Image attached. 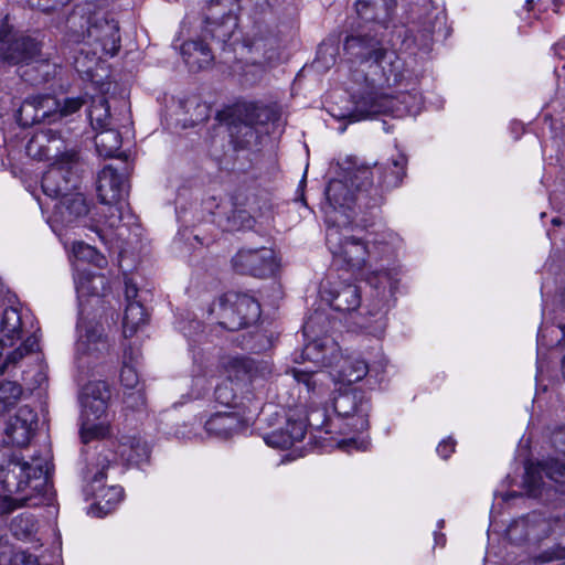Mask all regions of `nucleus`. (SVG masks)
<instances>
[{"label": "nucleus", "mask_w": 565, "mask_h": 565, "mask_svg": "<svg viewBox=\"0 0 565 565\" xmlns=\"http://www.w3.org/2000/svg\"><path fill=\"white\" fill-rule=\"evenodd\" d=\"M344 50L359 64L352 72L354 83L360 86L353 94V121L376 114L396 117L419 114L423 99L417 92V79L396 52L384 49L373 38L355 35L347 38Z\"/></svg>", "instance_id": "obj_1"}, {"label": "nucleus", "mask_w": 565, "mask_h": 565, "mask_svg": "<svg viewBox=\"0 0 565 565\" xmlns=\"http://www.w3.org/2000/svg\"><path fill=\"white\" fill-rule=\"evenodd\" d=\"M352 222H347L342 215L337 220L329 214L327 228V245L333 257L352 270H360L365 265L367 257L384 256L387 266L381 265L373 269L366 280L373 294L366 305V313L370 322H356L370 333L380 337L386 327V313L392 306V299L397 289L399 267L393 262L399 238L390 231L377 233L374 237L367 236L365 241L353 234Z\"/></svg>", "instance_id": "obj_2"}, {"label": "nucleus", "mask_w": 565, "mask_h": 565, "mask_svg": "<svg viewBox=\"0 0 565 565\" xmlns=\"http://www.w3.org/2000/svg\"><path fill=\"white\" fill-rule=\"evenodd\" d=\"M36 423V414L30 407L23 406L6 427V439L0 443V471L3 472L1 483L6 492L0 497V512L3 514L28 504L46 486L50 471L49 452L44 457L34 456L29 461L18 458L7 445L11 443L17 447L26 446Z\"/></svg>", "instance_id": "obj_3"}, {"label": "nucleus", "mask_w": 565, "mask_h": 565, "mask_svg": "<svg viewBox=\"0 0 565 565\" xmlns=\"http://www.w3.org/2000/svg\"><path fill=\"white\" fill-rule=\"evenodd\" d=\"M62 242L68 249L74 268V282L79 307L75 360L79 369H88L108 350V341L102 324L87 320L85 317V301L86 298H92L94 303H99L100 296L106 292L108 286L104 275L94 274L82 268V265L88 264L103 268L106 265V259L95 247L82 241L71 242L68 237H64ZM87 302H89L88 299Z\"/></svg>", "instance_id": "obj_4"}, {"label": "nucleus", "mask_w": 565, "mask_h": 565, "mask_svg": "<svg viewBox=\"0 0 565 565\" xmlns=\"http://www.w3.org/2000/svg\"><path fill=\"white\" fill-rule=\"evenodd\" d=\"M370 412V399L363 391L353 388L340 392L324 408L321 429L326 434L348 436L337 441L340 448L365 450L369 440L364 437L356 439L354 435L369 428Z\"/></svg>", "instance_id": "obj_5"}, {"label": "nucleus", "mask_w": 565, "mask_h": 565, "mask_svg": "<svg viewBox=\"0 0 565 565\" xmlns=\"http://www.w3.org/2000/svg\"><path fill=\"white\" fill-rule=\"evenodd\" d=\"M380 174L381 169H371L367 166L348 167L341 178L333 179L326 189L327 203L323 206L326 222L329 225V214L337 220L343 215L347 222H353V204L365 199L364 192L373 185L374 173Z\"/></svg>", "instance_id": "obj_6"}, {"label": "nucleus", "mask_w": 565, "mask_h": 565, "mask_svg": "<svg viewBox=\"0 0 565 565\" xmlns=\"http://www.w3.org/2000/svg\"><path fill=\"white\" fill-rule=\"evenodd\" d=\"M303 361L312 362L317 367H328L335 384L351 385L364 379L369 372L367 363L353 354H343L339 344L323 335L308 342L301 353Z\"/></svg>", "instance_id": "obj_7"}, {"label": "nucleus", "mask_w": 565, "mask_h": 565, "mask_svg": "<svg viewBox=\"0 0 565 565\" xmlns=\"http://www.w3.org/2000/svg\"><path fill=\"white\" fill-rule=\"evenodd\" d=\"M226 372L227 379L215 388L216 402L243 415L252 413V408L257 407L249 386L257 381L258 365L250 359L232 358L226 363Z\"/></svg>", "instance_id": "obj_8"}, {"label": "nucleus", "mask_w": 565, "mask_h": 565, "mask_svg": "<svg viewBox=\"0 0 565 565\" xmlns=\"http://www.w3.org/2000/svg\"><path fill=\"white\" fill-rule=\"evenodd\" d=\"M86 43L92 46L93 56L88 52L81 51L75 57L74 66L79 74L93 76V66L103 56H114L120 49L119 25L114 19H96L89 23L86 33Z\"/></svg>", "instance_id": "obj_9"}, {"label": "nucleus", "mask_w": 565, "mask_h": 565, "mask_svg": "<svg viewBox=\"0 0 565 565\" xmlns=\"http://www.w3.org/2000/svg\"><path fill=\"white\" fill-rule=\"evenodd\" d=\"M109 398V387L103 381L90 382L83 387L81 437L84 443L108 435L109 422L106 411Z\"/></svg>", "instance_id": "obj_10"}, {"label": "nucleus", "mask_w": 565, "mask_h": 565, "mask_svg": "<svg viewBox=\"0 0 565 565\" xmlns=\"http://www.w3.org/2000/svg\"><path fill=\"white\" fill-rule=\"evenodd\" d=\"M78 154L74 150L64 151L44 172L41 188L44 199L38 198L42 212L51 209V203L74 192L78 183Z\"/></svg>", "instance_id": "obj_11"}, {"label": "nucleus", "mask_w": 565, "mask_h": 565, "mask_svg": "<svg viewBox=\"0 0 565 565\" xmlns=\"http://www.w3.org/2000/svg\"><path fill=\"white\" fill-rule=\"evenodd\" d=\"M22 328V316L18 307L0 303V373L14 366L36 347L35 339L29 338L15 348V343L21 339Z\"/></svg>", "instance_id": "obj_12"}, {"label": "nucleus", "mask_w": 565, "mask_h": 565, "mask_svg": "<svg viewBox=\"0 0 565 565\" xmlns=\"http://www.w3.org/2000/svg\"><path fill=\"white\" fill-rule=\"evenodd\" d=\"M212 312L216 313L223 328L234 331L256 322L260 316V306L247 294L230 291L220 298Z\"/></svg>", "instance_id": "obj_13"}, {"label": "nucleus", "mask_w": 565, "mask_h": 565, "mask_svg": "<svg viewBox=\"0 0 565 565\" xmlns=\"http://www.w3.org/2000/svg\"><path fill=\"white\" fill-rule=\"evenodd\" d=\"M237 10L238 3L236 0H211L203 34L205 36L210 35L220 43H230L234 46V51H237L236 46L239 43L231 42L237 29Z\"/></svg>", "instance_id": "obj_14"}, {"label": "nucleus", "mask_w": 565, "mask_h": 565, "mask_svg": "<svg viewBox=\"0 0 565 565\" xmlns=\"http://www.w3.org/2000/svg\"><path fill=\"white\" fill-rule=\"evenodd\" d=\"M557 530L563 531L562 535L565 536V521L561 522L557 520L552 526L550 521L543 519L537 513H532L525 518L513 521L508 526L507 535L511 542L521 544L529 540L539 541L546 536L550 531L556 532ZM563 558H565V545L558 547L552 555L544 556L543 562Z\"/></svg>", "instance_id": "obj_15"}, {"label": "nucleus", "mask_w": 565, "mask_h": 565, "mask_svg": "<svg viewBox=\"0 0 565 565\" xmlns=\"http://www.w3.org/2000/svg\"><path fill=\"white\" fill-rule=\"evenodd\" d=\"M524 488L530 497H543L551 488L565 493V463L555 459L529 462L525 466Z\"/></svg>", "instance_id": "obj_16"}, {"label": "nucleus", "mask_w": 565, "mask_h": 565, "mask_svg": "<svg viewBox=\"0 0 565 565\" xmlns=\"http://www.w3.org/2000/svg\"><path fill=\"white\" fill-rule=\"evenodd\" d=\"M316 416H319L317 412L308 415L302 406L289 408L285 413L284 425L267 434L264 440L274 448H289L305 438L308 424L321 428V423H316Z\"/></svg>", "instance_id": "obj_17"}, {"label": "nucleus", "mask_w": 565, "mask_h": 565, "mask_svg": "<svg viewBox=\"0 0 565 565\" xmlns=\"http://www.w3.org/2000/svg\"><path fill=\"white\" fill-rule=\"evenodd\" d=\"M49 223L52 230L62 238L64 227H74L84 222L88 206L84 195L79 192H72L66 196L51 203Z\"/></svg>", "instance_id": "obj_18"}, {"label": "nucleus", "mask_w": 565, "mask_h": 565, "mask_svg": "<svg viewBox=\"0 0 565 565\" xmlns=\"http://www.w3.org/2000/svg\"><path fill=\"white\" fill-rule=\"evenodd\" d=\"M103 468L105 466L103 465ZM104 469L95 473L84 489L86 497L93 498L88 513L94 516H104L111 512L122 499V488L119 486L105 487Z\"/></svg>", "instance_id": "obj_19"}, {"label": "nucleus", "mask_w": 565, "mask_h": 565, "mask_svg": "<svg viewBox=\"0 0 565 565\" xmlns=\"http://www.w3.org/2000/svg\"><path fill=\"white\" fill-rule=\"evenodd\" d=\"M233 266L242 274L267 277L275 274L278 265L274 250L262 247L258 249H241L233 257Z\"/></svg>", "instance_id": "obj_20"}, {"label": "nucleus", "mask_w": 565, "mask_h": 565, "mask_svg": "<svg viewBox=\"0 0 565 565\" xmlns=\"http://www.w3.org/2000/svg\"><path fill=\"white\" fill-rule=\"evenodd\" d=\"M58 98L52 95H38L26 98L18 111V121L22 126L39 122L58 121Z\"/></svg>", "instance_id": "obj_21"}, {"label": "nucleus", "mask_w": 565, "mask_h": 565, "mask_svg": "<svg viewBox=\"0 0 565 565\" xmlns=\"http://www.w3.org/2000/svg\"><path fill=\"white\" fill-rule=\"evenodd\" d=\"M104 205L103 214L105 220L102 223L98 222L92 228L105 243L126 239L128 225L134 216L129 212L125 213V203L122 201Z\"/></svg>", "instance_id": "obj_22"}, {"label": "nucleus", "mask_w": 565, "mask_h": 565, "mask_svg": "<svg viewBox=\"0 0 565 565\" xmlns=\"http://www.w3.org/2000/svg\"><path fill=\"white\" fill-rule=\"evenodd\" d=\"M109 449L104 455L107 466L113 461L125 465H139L149 457L148 445L136 435H122L108 441Z\"/></svg>", "instance_id": "obj_23"}, {"label": "nucleus", "mask_w": 565, "mask_h": 565, "mask_svg": "<svg viewBox=\"0 0 565 565\" xmlns=\"http://www.w3.org/2000/svg\"><path fill=\"white\" fill-rule=\"evenodd\" d=\"M250 419L239 412H217L205 420L204 429L210 436L226 439L246 429Z\"/></svg>", "instance_id": "obj_24"}, {"label": "nucleus", "mask_w": 565, "mask_h": 565, "mask_svg": "<svg viewBox=\"0 0 565 565\" xmlns=\"http://www.w3.org/2000/svg\"><path fill=\"white\" fill-rule=\"evenodd\" d=\"M321 297L329 302L331 308L340 312H352L361 305L358 286L343 281L323 285Z\"/></svg>", "instance_id": "obj_25"}, {"label": "nucleus", "mask_w": 565, "mask_h": 565, "mask_svg": "<svg viewBox=\"0 0 565 565\" xmlns=\"http://www.w3.org/2000/svg\"><path fill=\"white\" fill-rule=\"evenodd\" d=\"M128 182L125 174L111 166L102 169L97 177V192L103 204L118 203L128 194Z\"/></svg>", "instance_id": "obj_26"}, {"label": "nucleus", "mask_w": 565, "mask_h": 565, "mask_svg": "<svg viewBox=\"0 0 565 565\" xmlns=\"http://www.w3.org/2000/svg\"><path fill=\"white\" fill-rule=\"evenodd\" d=\"M63 146L64 141L60 134L52 129L41 130L28 141L25 152L33 159H54L55 161L63 153L61 152Z\"/></svg>", "instance_id": "obj_27"}, {"label": "nucleus", "mask_w": 565, "mask_h": 565, "mask_svg": "<svg viewBox=\"0 0 565 565\" xmlns=\"http://www.w3.org/2000/svg\"><path fill=\"white\" fill-rule=\"evenodd\" d=\"M238 45L242 51H246L245 56L250 57V60L259 58L273 63L278 58L276 40L271 36L263 34L247 35Z\"/></svg>", "instance_id": "obj_28"}, {"label": "nucleus", "mask_w": 565, "mask_h": 565, "mask_svg": "<svg viewBox=\"0 0 565 565\" xmlns=\"http://www.w3.org/2000/svg\"><path fill=\"white\" fill-rule=\"evenodd\" d=\"M39 44L30 38H20L6 42L0 47V55L3 61L12 64L30 63L39 53Z\"/></svg>", "instance_id": "obj_29"}, {"label": "nucleus", "mask_w": 565, "mask_h": 565, "mask_svg": "<svg viewBox=\"0 0 565 565\" xmlns=\"http://www.w3.org/2000/svg\"><path fill=\"white\" fill-rule=\"evenodd\" d=\"M181 53L184 62L192 70H202L211 65L213 54L202 41H188L182 44Z\"/></svg>", "instance_id": "obj_30"}, {"label": "nucleus", "mask_w": 565, "mask_h": 565, "mask_svg": "<svg viewBox=\"0 0 565 565\" xmlns=\"http://www.w3.org/2000/svg\"><path fill=\"white\" fill-rule=\"evenodd\" d=\"M119 125H113L107 128L96 130L95 146L98 154L104 158H113L119 154L122 143Z\"/></svg>", "instance_id": "obj_31"}, {"label": "nucleus", "mask_w": 565, "mask_h": 565, "mask_svg": "<svg viewBox=\"0 0 565 565\" xmlns=\"http://www.w3.org/2000/svg\"><path fill=\"white\" fill-rule=\"evenodd\" d=\"M267 64L269 63L259 58L250 60V57L245 56V63L237 62L233 71L241 77L244 84L254 85L263 78Z\"/></svg>", "instance_id": "obj_32"}, {"label": "nucleus", "mask_w": 565, "mask_h": 565, "mask_svg": "<svg viewBox=\"0 0 565 565\" xmlns=\"http://www.w3.org/2000/svg\"><path fill=\"white\" fill-rule=\"evenodd\" d=\"M88 118L94 130L117 124V120L110 115L108 102L104 96L93 98L88 108Z\"/></svg>", "instance_id": "obj_33"}, {"label": "nucleus", "mask_w": 565, "mask_h": 565, "mask_svg": "<svg viewBox=\"0 0 565 565\" xmlns=\"http://www.w3.org/2000/svg\"><path fill=\"white\" fill-rule=\"evenodd\" d=\"M147 322V315L141 303L129 301L122 320L124 337H132Z\"/></svg>", "instance_id": "obj_34"}, {"label": "nucleus", "mask_w": 565, "mask_h": 565, "mask_svg": "<svg viewBox=\"0 0 565 565\" xmlns=\"http://www.w3.org/2000/svg\"><path fill=\"white\" fill-rule=\"evenodd\" d=\"M290 374L298 385H303L308 394L311 393L317 397L322 396L323 387L320 384L321 377L324 376L322 373H318L317 371L307 366H300L294 367L290 371Z\"/></svg>", "instance_id": "obj_35"}, {"label": "nucleus", "mask_w": 565, "mask_h": 565, "mask_svg": "<svg viewBox=\"0 0 565 565\" xmlns=\"http://www.w3.org/2000/svg\"><path fill=\"white\" fill-rule=\"evenodd\" d=\"M139 356L140 352L138 349L130 347L124 351L120 381L126 388L134 390L139 383V375L136 370Z\"/></svg>", "instance_id": "obj_36"}, {"label": "nucleus", "mask_w": 565, "mask_h": 565, "mask_svg": "<svg viewBox=\"0 0 565 565\" xmlns=\"http://www.w3.org/2000/svg\"><path fill=\"white\" fill-rule=\"evenodd\" d=\"M22 395V387L12 381L0 382V414L14 407Z\"/></svg>", "instance_id": "obj_37"}, {"label": "nucleus", "mask_w": 565, "mask_h": 565, "mask_svg": "<svg viewBox=\"0 0 565 565\" xmlns=\"http://www.w3.org/2000/svg\"><path fill=\"white\" fill-rule=\"evenodd\" d=\"M385 7H386V15L383 18H380L377 15L369 14V11H371V4L366 0H358L355 2L356 13L364 21L376 20L381 23H385L387 20L391 19V15L396 7V1L395 0H385Z\"/></svg>", "instance_id": "obj_38"}, {"label": "nucleus", "mask_w": 565, "mask_h": 565, "mask_svg": "<svg viewBox=\"0 0 565 565\" xmlns=\"http://www.w3.org/2000/svg\"><path fill=\"white\" fill-rule=\"evenodd\" d=\"M11 530L18 537H28L36 530V521L30 514H21L13 519Z\"/></svg>", "instance_id": "obj_39"}, {"label": "nucleus", "mask_w": 565, "mask_h": 565, "mask_svg": "<svg viewBox=\"0 0 565 565\" xmlns=\"http://www.w3.org/2000/svg\"><path fill=\"white\" fill-rule=\"evenodd\" d=\"M392 164L394 166V170L390 174H385L384 177H380L377 183L386 184L387 186L397 185L403 175L404 168L406 164V158L404 154H398L396 158L392 160Z\"/></svg>", "instance_id": "obj_40"}, {"label": "nucleus", "mask_w": 565, "mask_h": 565, "mask_svg": "<svg viewBox=\"0 0 565 565\" xmlns=\"http://www.w3.org/2000/svg\"><path fill=\"white\" fill-rule=\"evenodd\" d=\"M84 104L85 99L82 96L64 97L58 99V120L75 114L83 107Z\"/></svg>", "instance_id": "obj_41"}, {"label": "nucleus", "mask_w": 565, "mask_h": 565, "mask_svg": "<svg viewBox=\"0 0 565 565\" xmlns=\"http://www.w3.org/2000/svg\"><path fill=\"white\" fill-rule=\"evenodd\" d=\"M211 382L207 380L206 375H195L192 380V391L190 393V398H200L205 395V393L210 390Z\"/></svg>", "instance_id": "obj_42"}, {"label": "nucleus", "mask_w": 565, "mask_h": 565, "mask_svg": "<svg viewBox=\"0 0 565 565\" xmlns=\"http://www.w3.org/2000/svg\"><path fill=\"white\" fill-rule=\"evenodd\" d=\"M242 107L246 113L245 121L248 126L262 122L259 113L264 110L263 107L258 106L255 103L244 104Z\"/></svg>", "instance_id": "obj_43"}, {"label": "nucleus", "mask_w": 565, "mask_h": 565, "mask_svg": "<svg viewBox=\"0 0 565 565\" xmlns=\"http://www.w3.org/2000/svg\"><path fill=\"white\" fill-rule=\"evenodd\" d=\"M29 4L44 12L55 10L60 6H64L68 0H28Z\"/></svg>", "instance_id": "obj_44"}, {"label": "nucleus", "mask_w": 565, "mask_h": 565, "mask_svg": "<svg viewBox=\"0 0 565 565\" xmlns=\"http://www.w3.org/2000/svg\"><path fill=\"white\" fill-rule=\"evenodd\" d=\"M125 404L131 408H137V407L143 405L145 404L143 392L140 388H138L135 392L126 394Z\"/></svg>", "instance_id": "obj_45"}, {"label": "nucleus", "mask_w": 565, "mask_h": 565, "mask_svg": "<svg viewBox=\"0 0 565 565\" xmlns=\"http://www.w3.org/2000/svg\"><path fill=\"white\" fill-rule=\"evenodd\" d=\"M436 450L443 459H447L455 450V441L451 438L444 439Z\"/></svg>", "instance_id": "obj_46"}, {"label": "nucleus", "mask_w": 565, "mask_h": 565, "mask_svg": "<svg viewBox=\"0 0 565 565\" xmlns=\"http://www.w3.org/2000/svg\"><path fill=\"white\" fill-rule=\"evenodd\" d=\"M322 318L321 315H316L315 317H310L305 323H303V335L306 338H310L315 333V327L316 323Z\"/></svg>", "instance_id": "obj_47"}, {"label": "nucleus", "mask_w": 565, "mask_h": 565, "mask_svg": "<svg viewBox=\"0 0 565 565\" xmlns=\"http://www.w3.org/2000/svg\"><path fill=\"white\" fill-rule=\"evenodd\" d=\"M552 443L561 454L565 455V429L555 433Z\"/></svg>", "instance_id": "obj_48"}, {"label": "nucleus", "mask_w": 565, "mask_h": 565, "mask_svg": "<svg viewBox=\"0 0 565 565\" xmlns=\"http://www.w3.org/2000/svg\"><path fill=\"white\" fill-rule=\"evenodd\" d=\"M125 292H126V298L128 300H130V299L137 297L138 289H137L136 285H132L129 281H127L126 282V291Z\"/></svg>", "instance_id": "obj_49"}, {"label": "nucleus", "mask_w": 565, "mask_h": 565, "mask_svg": "<svg viewBox=\"0 0 565 565\" xmlns=\"http://www.w3.org/2000/svg\"><path fill=\"white\" fill-rule=\"evenodd\" d=\"M10 32V26L7 21L0 22V41H2Z\"/></svg>", "instance_id": "obj_50"}, {"label": "nucleus", "mask_w": 565, "mask_h": 565, "mask_svg": "<svg viewBox=\"0 0 565 565\" xmlns=\"http://www.w3.org/2000/svg\"><path fill=\"white\" fill-rule=\"evenodd\" d=\"M228 226L227 230H237L238 225L236 224L235 216L232 218H228Z\"/></svg>", "instance_id": "obj_51"}, {"label": "nucleus", "mask_w": 565, "mask_h": 565, "mask_svg": "<svg viewBox=\"0 0 565 565\" xmlns=\"http://www.w3.org/2000/svg\"><path fill=\"white\" fill-rule=\"evenodd\" d=\"M513 497H515V493H509V494H505L502 499L504 501H508L510 498H513Z\"/></svg>", "instance_id": "obj_52"}, {"label": "nucleus", "mask_w": 565, "mask_h": 565, "mask_svg": "<svg viewBox=\"0 0 565 565\" xmlns=\"http://www.w3.org/2000/svg\"><path fill=\"white\" fill-rule=\"evenodd\" d=\"M439 542H441V544H444V542H445V537H444L443 535H440V537H439Z\"/></svg>", "instance_id": "obj_53"}, {"label": "nucleus", "mask_w": 565, "mask_h": 565, "mask_svg": "<svg viewBox=\"0 0 565 565\" xmlns=\"http://www.w3.org/2000/svg\"><path fill=\"white\" fill-rule=\"evenodd\" d=\"M553 224L557 225V224H558V220H557V218H554V220H553Z\"/></svg>", "instance_id": "obj_54"}, {"label": "nucleus", "mask_w": 565, "mask_h": 565, "mask_svg": "<svg viewBox=\"0 0 565 565\" xmlns=\"http://www.w3.org/2000/svg\"><path fill=\"white\" fill-rule=\"evenodd\" d=\"M309 399H311V403H316V399H312V396H309Z\"/></svg>", "instance_id": "obj_55"}, {"label": "nucleus", "mask_w": 565, "mask_h": 565, "mask_svg": "<svg viewBox=\"0 0 565 565\" xmlns=\"http://www.w3.org/2000/svg\"><path fill=\"white\" fill-rule=\"evenodd\" d=\"M309 399H311V403H316V399H312V396H309Z\"/></svg>", "instance_id": "obj_56"}]
</instances>
